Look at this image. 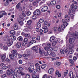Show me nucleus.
I'll use <instances>...</instances> for the list:
<instances>
[{"instance_id": "obj_1", "label": "nucleus", "mask_w": 78, "mask_h": 78, "mask_svg": "<svg viewBox=\"0 0 78 78\" xmlns=\"http://www.w3.org/2000/svg\"><path fill=\"white\" fill-rule=\"evenodd\" d=\"M4 40L6 42L8 46L9 47L12 44V41L9 39V37H6L4 38Z\"/></svg>"}, {"instance_id": "obj_2", "label": "nucleus", "mask_w": 78, "mask_h": 78, "mask_svg": "<svg viewBox=\"0 0 78 78\" xmlns=\"http://www.w3.org/2000/svg\"><path fill=\"white\" fill-rule=\"evenodd\" d=\"M62 22H63V24L62 25L61 28L62 30H63L64 29L65 27H67L68 25V24L67 23V19H62Z\"/></svg>"}, {"instance_id": "obj_3", "label": "nucleus", "mask_w": 78, "mask_h": 78, "mask_svg": "<svg viewBox=\"0 0 78 78\" xmlns=\"http://www.w3.org/2000/svg\"><path fill=\"white\" fill-rule=\"evenodd\" d=\"M71 6H72V7L71 8V9L72 12H75L76 9L77 8H78V6L77 5H75L73 6V4Z\"/></svg>"}, {"instance_id": "obj_4", "label": "nucleus", "mask_w": 78, "mask_h": 78, "mask_svg": "<svg viewBox=\"0 0 78 78\" xmlns=\"http://www.w3.org/2000/svg\"><path fill=\"white\" fill-rule=\"evenodd\" d=\"M34 15H36V16H39V15L41 14V11L39 9H36L33 12Z\"/></svg>"}, {"instance_id": "obj_5", "label": "nucleus", "mask_w": 78, "mask_h": 78, "mask_svg": "<svg viewBox=\"0 0 78 78\" xmlns=\"http://www.w3.org/2000/svg\"><path fill=\"white\" fill-rule=\"evenodd\" d=\"M16 8L17 9H19V11H22V8L21 6H20V2H19L16 5Z\"/></svg>"}, {"instance_id": "obj_6", "label": "nucleus", "mask_w": 78, "mask_h": 78, "mask_svg": "<svg viewBox=\"0 0 78 78\" xmlns=\"http://www.w3.org/2000/svg\"><path fill=\"white\" fill-rule=\"evenodd\" d=\"M47 9H48V7L47 6H44L41 10V11L42 12H45V11H47Z\"/></svg>"}, {"instance_id": "obj_7", "label": "nucleus", "mask_w": 78, "mask_h": 78, "mask_svg": "<svg viewBox=\"0 0 78 78\" xmlns=\"http://www.w3.org/2000/svg\"><path fill=\"white\" fill-rule=\"evenodd\" d=\"M12 53L13 55L15 57H16L17 56V50H13L12 51Z\"/></svg>"}, {"instance_id": "obj_8", "label": "nucleus", "mask_w": 78, "mask_h": 78, "mask_svg": "<svg viewBox=\"0 0 78 78\" xmlns=\"http://www.w3.org/2000/svg\"><path fill=\"white\" fill-rule=\"evenodd\" d=\"M16 47L18 48H20V47H21V43L19 42H18L16 43Z\"/></svg>"}, {"instance_id": "obj_9", "label": "nucleus", "mask_w": 78, "mask_h": 78, "mask_svg": "<svg viewBox=\"0 0 78 78\" xmlns=\"http://www.w3.org/2000/svg\"><path fill=\"white\" fill-rule=\"evenodd\" d=\"M13 73H14V71L12 70H9V69L7 71V73L9 75H10V74H13Z\"/></svg>"}, {"instance_id": "obj_10", "label": "nucleus", "mask_w": 78, "mask_h": 78, "mask_svg": "<svg viewBox=\"0 0 78 78\" xmlns=\"http://www.w3.org/2000/svg\"><path fill=\"white\" fill-rule=\"evenodd\" d=\"M6 54H4L1 56V59L3 61H5V58H6Z\"/></svg>"}, {"instance_id": "obj_11", "label": "nucleus", "mask_w": 78, "mask_h": 78, "mask_svg": "<svg viewBox=\"0 0 78 78\" xmlns=\"http://www.w3.org/2000/svg\"><path fill=\"white\" fill-rule=\"evenodd\" d=\"M25 37H27L29 39V40H31V39H32V37L30 36V34H26L24 35Z\"/></svg>"}, {"instance_id": "obj_12", "label": "nucleus", "mask_w": 78, "mask_h": 78, "mask_svg": "<svg viewBox=\"0 0 78 78\" xmlns=\"http://www.w3.org/2000/svg\"><path fill=\"white\" fill-rule=\"evenodd\" d=\"M28 70L29 71V72H30V73H33V74H34V73H36V72H37V71H36V69H33L32 70L30 69H29Z\"/></svg>"}, {"instance_id": "obj_13", "label": "nucleus", "mask_w": 78, "mask_h": 78, "mask_svg": "<svg viewBox=\"0 0 78 78\" xmlns=\"http://www.w3.org/2000/svg\"><path fill=\"white\" fill-rule=\"evenodd\" d=\"M0 15L3 16V15L6 16V15H7V13L5 12V11H2L0 12Z\"/></svg>"}, {"instance_id": "obj_14", "label": "nucleus", "mask_w": 78, "mask_h": 78, "mask_svg": "<svg viewBox=\"0 0 78 78\" xmlns=\"http://www.w3.org/2000/svg\"><path fill=\"white\" fill-rule=\"evenodd\" d=\"M19 28V26L17 24L15 23L13 25V28L15 30H16Z\"/></svg>"}, {"instance_id": "obj_15", "label": "nucleus", "mask_w": 78, "mask_h": 78, "mask_svg": "<svg viewBox=\"0 0 78 78\" xmlns=\"http://www.w3.org/2000/svg\"><path fill=\"white\" fill-rule=\"evenodd\" d=\"M43 29H44V33H47V32H48V28L47 27H42Z\"/></svg>"}, {"instance_id": "obj_16", "label": "nucleus", "mask_w": 78, "mask_h": 78, "mask_svg": "<svg viewBox=\"0 0 78 78\" xmlns=\"http://www.w3.org/2000/svg\"><path fill=\"white\" fill-rule=\"evenodd\" d=\"M74 41H75V39L73 38H71L69 39V43L72 44H73V42H74Z\"/></svg>"}, {"instance_id": "obj_17", "label": "nucleus", "mask_w": 78, "mask_h": 78, "mask_svg": "<svg viewBox=\"0 0 78 78\" xmlns=\"http://www.w3.org/2000/svg\"><path fill=\"white\" fill-rule=\"evenodd\" d=\"M38 3L39 1H38V0H35L34 3V6H37Z\"/></svg>"}, {"instance_id": "obj_18", "label": "nucleus", "mask_w": 78, "mask_h": 78, "mask_svg": "<svg viewBox=\"0 0 78 78\" xmlns=\"http://www.w3.org/2000/svg\"><path fill=\"white\" fill-rule=\"evenodd\" d=\"M32 49L33 51H37V47L36 46H33L32 48Z\"/></svg>"}, {"instance_id": "obj_19", "label": "nucleus", "mask_w": 78, "mask_h": 78, "mask_svg": "<svg viewBox=\"0 0 78 78\" xmlns=\"http://www.w3.org/2000/svg\"><path fill=\"white\" fill-rule=\"evenodd\" d=\"M75 35L74 36V38L76 39H78V33L77 32H75Z\"/></svg>"}, {"instance_id": "obj_20", "label": "nucleus", "mask_w": 78, "mask_h": 78, "mask_svg": "<svg viewBox=\"0 0 78 78\" xmlns=\"http://www.w3.org/2000/svg\"><path fill=\"white\" fill-rule=\"evenodd\" d=\"M69 34L70 35H71V37H74V36H75V34L72 32H70Z\"/></svg>"}, {"instance_id": "obj_21", "label": "nucleus", "mask_w": 78, "mask_h": 78, "mask_svg": "<svg viewBox=\"0 0 78 78\" xmlns=\"http://www.w3.org/2000/svg\"><path fill=\"white\" fill-rule=\"evenodd\" d=\"M53 70L54 69L53 68H51L49 69L48 70V73H50V74H51V73H52L53 72Z\"/></svg>"}, {"instance_id": "obj_22", "label": "nucleus", "mask_w": 78, "mask_h": 78, "mask_svg": "<svg viewBox=\"0 0 78 78\" xmlns=\"http://www.w3.org/2000/svg\"><path fill=\"white\" fill-rule=\"evenodd\" d=\"M10 37H11V39H12V40H13V41H15L16 39V37H15L14 35H11Z\"/></svg>"}, {"instance_id": "obj_23", "label": "nucleus", "mask_w": 78, "mask_h": 78, "mask_svg": "<svg viewBox=\"0 0 78 78\" xmlns=\"http://www.w3.org/2000/svg\"><path fill=\"white\" fill-rule=\"evenodd\" d=\"M17 39L18 40V41H22L23 40V37H22L21 36L19 37H18Z\"/></svg>"}, {"instance_id": "obj_24", "label": "nucleus", "mask_w": 78, "mask_h": 78, "mask_svg": "<svg viewBox=\"0 0 78 78\" xmlns=\"http://www.w3.org/2000/svg\"><path fill=\"white\" fill-rule=\"evenodd\" d=\"M73 72L71 71L69 73V75L70 78H73Z\"/></svg>"}, {"instance_id": "obj_25", "label": "nucleus", "mask_w": 78, "mask_h": 78, "mask_svg": "<svg viewBox=\"0 0 78 78\" xmlns=\"http://www.w3.org/2000/svg\"><path fill=\"white\" fill-rule=\"evenodd\" d=\"M46 67H47V65L44 64L42 65L41 66V68L42 69H45Z\"/></svg>"}, {"instance_id": "obj_26", "label": "nucleus", "mask_w": 78, "mask_h": 78, "mask_svg": "<svg viewBox=\"0 0 78 78\" xmlns=\"http://www.w3.org/2000/svg\"><path fill=\"white\" fill-rule=\"evenodd\" d=\"M23 57H28V56H30V55L28 54H24L23 55Z\"/></svg>"}, {"instance_id": "obj_27", "label": "nucleus", "mask_w": 78, "mask_h": 78, "mask_svg": "<svg viewBox=\"0 0 78 78\" xmlns=\"http://www.w3.org/2000/svg\"><path fill=\"white\" fill-rule=\"evenodd\" d=\"M55 39V36H51L50 38V41L51 42H53L54 40Z\"/></svg>"}, {"instance_id": "obj_28", "label": "nucleus", "mask_w": 78, "mask_h": 78, "mask_svg": "<svg viewBox=\"0 0 78 78\" xmlns=\"http://www.w3.org/2000/svg\"><path fill=\"white\" fill-rule=\"evenodd\" d=\"M56 1H51L50 3L51 5H54L56 4Z\"/></svg>"}, {"instance_id": "obj_29", "label": "nucleus", "mask_w": 78, "mask_h": 78, "mask_svg": "<svg viewBox=\"0 0 78 78\" xmlns=\"http://www.w3.org/2000/svg\"><path fill=\"white\" fill-rule=\"evenodd\" d=\"M73 53V50L71 49L68 52V54L70 55V54H72Z\"/></svg>"}, {"instance_id": "obj_30", "label": "nucleus", "mask_w": 78, "mask_h": 78, "mask_svg": "<svg viewBox=\"0 0 78 78\" xmlns=\"http://www.w3.org/2000/svg\"><path fill=\"white\" fill-rule=\"evenodd\" d=\"M15 33H16V32L14 30H11L10 31V34H13V35H14Z\"/></svg>"}, {"instance_id": "obj_31", "label": "nucleus", "mask_w": 78, "mask_h": 78, "mask_svg": "<svg viewBox=\"0 0 78 78\" xmlns=\"http://www.w3.org/2000/svg\"><path fill=\"white\" fill-rule=\"evenodd\" d=\"M40 53L41 54H43V53H44V51L41 50V48H40L39 49Z\"/></svg>"}, {"instance_id": "obj_32", "label": "nucleus", "mask_w": 78, "mask_h": 78, "mask_svg": "<svg viewBox=\"0 0 78 78\" xmlns=\"http://www.w3.org/2000/svg\"><path fill=\"white\" fill-rule=\"evenodd\" d=\"M32 23V21L31 20H29L27 22V24L28 25H30Z\"/></svg>"}, {"instance_id": "obj_33", "label": "nucleus", "mask_w": 78, "mask_h": 78, "mask_svg": "<svg viewBox=\"0 0 78 78\" xmlns=\"http://www.w3.org/2000/svg\"><path fill=\"white\" fill-rule=\"evenodd\" d=\"M34 65H32L30 66V68L28 69V70L29 69H30V70H33V69H34Z\"/></svg>"}, {"instance_id": "obj_34", "label": "nucleus", "mask_w": 78, "mask_h": 78, "mask_svg": "<svg viewBox=\"0 0 78 78\" xmlns=\"http://www.w3.org/2000/svg\"><path fill=\"white\" fill-rule=\"evenodd\" d=\"M27 12L25 11H24L22 12V14L23 16L25 17L26 16V14Z\"/></svg>"}, {"instance_id": "obj_35", "label": "nucleus", "mask_w": 78, "mask_h": 78, "mask_svg": "<svg viewBox=\"0 0 78 78\" xmlns=\"http://www.w3.org/2000/svg\"><path fill=\"white\" fill-rule=\"evenodd\" d=\"M9 56L10 57V58L11 59L13 58H14H14H16V57H15L14 56V55H13V54H10L9 55Z\"/></svg>"}, {"instance_id": "obj_36", "label": "nucleus", "mask_w": 78, "mask_h": 78, "mask_svg": "<svg viewBox=\"0 0 78 78\" xmlns=\"http://www.w3.org/2000/svg\"><path fill=\"white\" fill-rule=\"evenodd\" d=\"M9 0H6V2L5 3V6H7L9 5Z\"/></svg>"}, {"instance_id": "obj_37", "label": "nucleus", "mask_w": 78, "mask_h": 78, "mask_svg": "<svg viewBox=\"0 0 78 78\" xmlns=\"http://www.w3.org/2000/svg\"><path fill=\"white\" fill-rule=\"evenodd\" d=\"M36 69L38 72H40L41 71V67L40 66H37L36 67Z\"/></svg>"}, {"instance_id": "obj_38", "label": "nucleus", "mask_w": 78, "mask_h": 78, "mask_svg": "<svg viewBox=\"0 0 78 78\" xmlns=\"http://www.w3.org/2000/svg\"><path fill=\"white\" fill-rule=\"evenodd\" d=\"M36 41L32 40L30 42L29 44H30V45H31L33 44H34V43H36Z\"/></svg>"}, {"instance_id": "obj_39", "label": "nucleus", "mask_w": 78, "mask_h": 78, "mask_svg": "<svg viewBox=\"0 0 78 78\" xmlns=\"http://www.w3.org/2000/svg\"><path fill=\"white\" fill-rule=\"evenodd\" d=\"M32 76L33 77V78H39V76H37L36 75H34V74H32Z\"/></svg>"}, {"instance_id": "obj_40", "label": "nucleus", "mask_w": 78, "mask_h": 78, "mask_svg": "<svg viewBox=\"0 0 78 78\" xmlns=\"http://www.w3.org/2000/svg\"><path fill=\"white\" fill-rule=\"evenodd\" d=\"M56 44H57V41H54L53 42L52 45V46H55V45H56Z\"/></svg>"}, {"instance_id": "obj_41", "label": "nucleus", "mask_w": 78, "mask_h": 78, "mask_svg": "<svg viewBox=\"0 0 78 78\" xmlns=\"http://www.w3.org/2000/svg\"><path fill=\"white\" fill-rule=\"evenodd\" d=\"M8 69V66H4L2 68V70H5V69Z\"/></svg>"}, {"instance_id": "obj_42", "label": "nucleus", "mask_w": 78, "mask_h": 78, "mask_svg": "<svg viewBox=\"0 0 78 78\" xmlns=\"http://www.w3.org/2000/svg\"><path fill=\"white\" fill-rule=\"evenodd\" d=\"M44 48L46 51H48L49 50V47L47 46L44 47Z\"/></svg>"}, {"instance_id": "obj_43", "label": "nucleus", "mask_w": 78, "mask_h": 78, "mask_svg": "<svg viewBox=\"0 0 78 78\" xmlns=\"http://www.w3.org/2000/svg\"><path fill=\"white\" fill-rule=\"evenodd\" d=\"M51 56H52V57H54V56H56V54L55 52H52L51 53Z\"/></svg>"}, {"instance_id": "obj_44", "label": "nucleus", "mask_w": 78, "mask_h": 78, "mask_svg": "<svg viewBox=\"0 0 78 78\" xmlns=\"http://www.w3.org/2000/svg\"><path fill=\"white\" fill-rule=\"evenodd\" d=\"M18 22L19 24L21 25H23V22L22 21H18Z\"/></svg>"}, {"instance_id": "obj_45", "label": "nucleus", "mask_w": 78, "mask_h": 78, "mask_svg": "<svg viewBox=\"0 0 78 78\" xmlns=\"http://www.w3.org/2000/svg\"><path fill=\"white\" fill-rule=\"evenodd\" d=\"M28 41V39L27 38H25L24 39V42H27Z\"/></svg>"}, {"instance_id": "obj_46", "label": "nucleus", "mask_w": 78, "mask_h": 78, "mask_svg": "<svg viewBox=\"0 0 78 78\" xmlns=\"http://www.w3.org/2000/svg\"><path fill=\"white\" fill-rule=\"evenodd\" d=\"M60 53L61 54H64V53L65 51L64 49H61L60 50Z\"/></svg>"}, {"instance_id": "obj_47", "label": "nucleus", "mask_w": 78, "mask_h": 78, "mask_svg": "<svg viewBox=\"0 0 78 78\" xmlns=\"http://www.w3.org/2000/svg\"><path fill=\"white\" fill-rule=\"evenodd\" d=\"M31 14V12L30 11L27 12H26V14L27 16H30Z\"/></svg>"}, {"instance_id": "obj_48", "label": "nucleus", "mask_w": 78, "mask_h": 78, "mask_svg": "<svg viewBox=\"0 0 78 78\" xmlns=\"http://www.w3.org/2000/svg\"><path fill=\"white\" fill-rule=\"evenodd\" d=\"M19 70L20 72H22L23 70V68L22 67H20L19 68Z\"/></svg>"}, {"instance_id": "obj_49", "label": "nucleus", "mask_w": 78, "mask_h": 78, "mask_svg": "<svg viewBox=\"0 0 78 78\" xmlns=\"http://www.w3.org/2000/svg\"><path fill=\"white\" fill-rule=\"evenodd\" d=\"M3 48H4V49H5V50H8V48L6 46H4L3 47Z\"/></svg>"}, {"instance_id": "obj_50", "label": "nucleus", "mask_w": 78, "mask_h": 78, "mask_svg": "<svg viewBox=\"0 0 78 78\" xmlns=\"http://www.w3.org/2000/svg\"><path fill=\"white\" fill-rule=\"evenodd\" d=\"M58 50V47L56 46L55 48V52H57V50Z\"/></svg>"}, {"instance_id": "obj_51", "label": "nucleus", "mask_w": 78, "mask_h": 78, "mask_svg": "<svg viewBox=\"0 0 78 78\" xmlns=\"http://www.w3.org/2000/svg\"><path fill=\"white\" fill-rule=\"evenodd\" d=\"M6 76V74H4L3 75H1V77L2 78H5V77Z\"/></svg>"}, {"instance_id": "obj_52", "label": "nucleus", "mask_w": 78, "mask_h": 78, "mask_svg": "<svg viewBox=\"0 0 78 78\" xmlns=\"http://www.w3.org/2000/svg\"><path fill=\"white\" fill-rule=\"evenodd\" d=\"M32 19H33L34 20H35L36 19L37 17L36 16H34V15H33L32 17Z\"/></svg>"}, {"instance_id": "obj_53", "label": "nucleus", "mask_w": 78, "mask_h": 78, "mask_svg": "<svg viewBox=\"0 0 78 78\" xmlns=\"http://www.w3.org/2000/svg\"><path fill=\"white\" fill-rule=\"evenodd\" d=\"M70 16H71L72 19H74V15H73V14H71Z\"/></svg>"}, {"instance_id": "obj_54", "label": "nucleus", "mask_w": 78, "mask_h": 78, "mask_svg": "<svg viewBox=\"0 0 78 78\" xmlns=\"http://www.w3.org/2000/svg\"><path fill=\"white\" fill-rule=\"evenodd\" d=\"M62 30H63L60 27H59L58 28V30L59 32H61L62 31Z\"/></svg>"}, {"instance_id": "obj_55", "label": "nucleus", "mask_w": 78, "mask_h": 78, "mask_svg": "<svg viewBox=\"0 0 78 78\" xmlns=\"http://www.w3.org/2000/svg\"><path fill=\"white\" fill-rule=\"evenodd\" d=\"M26 78H30V74H27L26 76Z\"/></svg>"}, {"instance_id": "obj_56", "label": "nucleus", "mask_w": 78, "mask_h": 78, "mask_svg": "<svg viewBox=\"0 0 78 78\" xmlns=\"http://www.w3.org/2000/svg\"><path fill=\"white\" fill-rule=\"evenodd\" d=\"M56 64L57 65V66H60V65H61V63L56 62Z\"/></svg>"}, {"instance_id": "obj_57", "label": "nucleus", "mask_w": 78, "mask_h": 78, "mask_svg": "<svg viewBox=\"0 0 78 78\" xmlns=\"http://www.w3.org/2000/svg\"><path fill=\"white\" fill-rule=\"evenodd\" d=\"M35 67H39L40 66H39V64L38 63H36L35 64Z\"/></svg>"}, {"instance_id": "obj_58", "label": "nucleus", "mask_w": 78, "mask_h": 78, "mask_svg": "<svg viewBox=\"0 0 78 78\" xmlns=\"http://www.w3.org/2000/svg\"><path fill=\"white\" fill-rule=\"evenodd\" d=\"M54 30L55 31H58V28L56 27H54Z\"/></svg>"}, {"instance_id": "obj_59", "label": "nucleus", "mask_w": 78, "mask_h": 78, "mask_svg": "<svg viewBox=\"0 0 78 78\" xmlns=\"http://www.w3.org/2000/svg\"><path fill=\"white\" fill-rule=\"evenodd\" d=\"M32 39L33 41H36V40H37V38H36V37H32Z\"/></svg>"}, {"instance_id": "obj_60", "label": "nucleus", "mask_w": 78, "mask_h": 78, "mask_svg": "<svg viewBox=\"0 0 78 78\" xmlns=\"http://www.w3.org/2000/svg\"><path fill=\"white\" fill-rule=\"evenodd\" d=\"M20 75H25V73H24L22 71H20Z\"/></svg>"}, {"instance_id": "obj_61", "label": "nucleus", "mask_w": 78, "mask_h": 78, "mask_svg": "<svg viewBox=\"0 0 78 78\" xmlns=\"http://www.w3.org/2000/svg\"><path fill=\"white\" fill-rule=\"evenodd\" d=\"M37 27L39 28H40L41 27V24L40 23H37Z\"/></svg>"}, {"instance_id": "obj_62", "label": "nucleus", "mask_w": 78, "mask_h": 78, "mask_svg": "<svg viewBox=\"0 0 78 78\" xmlns=\"http://www.w3.org/2000/svg\"><path fill=\"white\" fill-rule=\"evenodd\" d=\"M47 52L48 55H51V53H52L51 51H49V50Z\"/></svg>"}, {"instance_id": "obj_63", "label": "nucleus", "mask_w": 78, "mask_h": 78, "mask_svg": "<svg viewBox=\"0 0 78 78\" xmlns=\"http://www.w3.org/2000/svg\"><path fill=\"white\" fill-rule=\"evenodd\" d=\"M45 3V1H41L40 2V5H42V4H44V3Z\"/></svg>"}, {"instance_id": "obj_64", "label": "nucleus", "mask_w": 78, "mask_h": 78, "mask_svg": "<svg viewBox=\"0 0 78 78\" xmlns=\"http://www.w3.org/2000/svg\"><path fill=\"white\" fill-rule=\"evenodd\" d=\"M39 22L40 23H42V22H44V20L43 19H41L40 20Z\"/></svg>"}]
</instances>
